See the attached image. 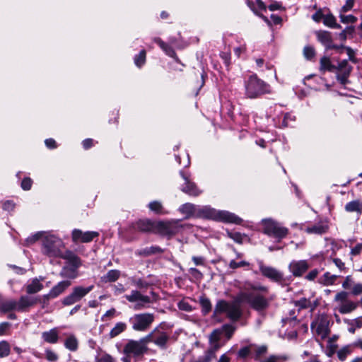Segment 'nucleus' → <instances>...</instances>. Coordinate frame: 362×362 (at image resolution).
Segmentation results:
<instances>
[{
    "label": "nucleus",
    "instance_id": "obj_1",
    "mask_svg": "<svg viewBox=\"0 0 362 362\" xmlns=\"http://www.w3.org/2000/svg\"><path fill=\"white\" fill-rule=\"evenodd\" d=\"M244 291L240 292V299L247 303L252 309L257 312H264L269 305L270 300L263 294L269 292L267 286L261 284H254L250 282L245 283Z\"/></svg>",
    "mask_w": 362,
    "mask_h": 362
},
{
    "label": "nucleus",
    "instance_id": "obj_2",
    "mask_svg": "<svg viewBox=\"0 0 362 362\" xmlns=\"http://www.w3.org/2000/svg\"><path fill=\"white\" fill-rule=\"evenodd\" d=\"M196 218L213 219L235 224H240L243 221L242 218L229 211H216L209 206L199 205H197Z\"/></svg>",
    "mask_w": 362,
    "mask_h": 362
},
{
    "label": "nucleus",
    "instance_id": "obj_3",
    "mask_svg": "<svg viewBox=\"0 0 362 362\" xmlns=\"http://www.w3.org/2000/svg\"><path fill=\"white\" fill-rule=\"evenodd\" d=\"M189 223H182L180 219H170L168 221H159L156 224V234L170 239L174 235L190 229Z\"/></svg>",
    "mask_w": 362,
    "mask_h": 362
},
{
    "label": "nucleus",
    "instance_id": "obj_4",
    "mask_svg": "<svg viewBox=\"0 0 362 362\" xmlns=\"http://www.w3.org/2000/svg\"><path fill=\"white\" fill-rule=\"evenodd\" d=\"M242 303H244V300L240 299V293L232 302L220 300L215 306L214 313L220 314L225 313L229 319L233 321H237L243 314L240 306Z\"/></svg>",
    "mask_w": 362,
    "mask_h": 362
},
{
    "label": "nucleus",
    "instance_id": "obj_5",
    "mask_svg": "<svg viewBox=\"0 0 362 362\" xmlns=\"http://www.w3.org/2000/svg\"><path fill=\"white\" fill-rule=\"evenodd\" d=\"M64 248V243L61 238L47 233L42 240V252L49 257H59Z\"/></svg>",
    "mask_w": 362,
    "mask_h": 362
},
{
    "label": "nucleus",
    "instance_id": "obj_6",
    "mask_svg": "<svg viewBox=\"0 0 362 362\" xmlns=\"http://www.w3.org/2000/svg\"><path fill=\"white\" fill-rule=\"evenodd\" d=\"M245 95L249 98H256L270 93L269 86L256 75L250 76L245 82Z\"/></svg>",
    "mask_w": 362,
    "mask_h": 362
},
{
    "label": "nucleus",
    "instance_id": "obj_7",
    "mask_svg": "<svg viewBox=\"0 0 362 362\" xmlns=\"http://www.w3.org/2000/svg\"><path fill=\"white\" fill-rule=\"evenodd\" d=\"M262 225L264 233L270 237L277 239L278 241L286 238L288 233L287 228L271 218L262 220Z\"/></svg>",
    "mask_w": 362,
    "mask_h": 362
},
{
    "label": "nucleus",
    "instance_id": "obj_8",
    "mask_svg": "<svg viewBox=\"0 0 362 362\" xmlns=\"http://www.w3.org/2000/svg\"><path fill=\"white\" fill-rule=\"evenodd\" d=\"M149 337H145L139 340H129L124 347V353L127 356L138 357L146 352Z\"/></svg>",
    "mask_w": 362,
    "mask_h": 362
},
{
    "label": "nucleus",
    "instance_id": "obj_9",
    "mask_svg": "<svg viewBox=\"0 0 362 362\" xmlns=\"http://www.w3.org/2000/svg\"><path fill=\"white\" fill-rule=\"evenodd\" d=\"M129 321L134 330L145 332L154 321V315L148 313L135 314L129 319Z\"/></svg>",
    "mask_w": 362,
    "mask_h": 362
},
{
    "label": "nucleus",
    "instance_id": "obj_10",
    "mask_svg": "<svg viewBox=\"0 0 362 362\" xmlns=\"http://www.w3.org/2000/svg\"><path fill=\"white\" fill-rule=\"evenodd\" d=\"M124 297L129 303H134V309L135 310L148 308L153 302L150 296L142 294L138 290H132L129 294L125 295Z\"/></svg>",
    "mask_w": 362,
    "mask_h": 362
},
{
    "label": "nucleus",
    "instance_id": "obj_11",
    "mask_svg": "<svg viewBox=\"0 0 362 362\" xmlns=\"http://www.w3.org/2000/svg\"><path fill=\"white\" fill-rule=\"evenodd\" d=\"M93 285L88 287H83L82 286H74L71 292L63 298L62 304L66 306H69L79 302L93 290Z\"/></svg>",
    "mask_w": 362,
    "mask_h": 362
},
{
    "label": "nucleus",
    "instance_id": "obj_12",
    "mask_svg": "<svg viewBox=\"0 0 362 362\" xmlns=\"http://www.w3.org/2000/svg\"><path fill=\"white\" fill-rule=\"evenodd\" d=\"M312 331L325 339L327 337L329 330V320L325 314L318 315L311 323Z\"/></svg>",
    "mask_w": 362,
    "mask_h": 362
},
{
    "label": "nucleus",
    "instance_id": "obj_13",
    "mask_svg": "<svg viewBox=\"0 0 362 362\" xmlns=\"http://www.w3.org/2000/svg\"><path fill=\"white\" fill-rule=\"evenodd\" d=\"M258 264L259 271L264 277L278 284H281L285 281L284 274L281 271L274 267L264 264L262 261L259 262Z\"/></svg>",
    "mask_w": 362,
    "mask_h": 362
},
{
    "label": "nucleus",
    "instance_id": "obj_14",
    "mask_svg": "<svg viewBox=\"0 0 362 362\" xmlns=\"http://www.w3.org/2000/svg\"><path fill=\"white\" fill-rule=\"evenodd\" d=\"M352 70V66L349 64L346 59H344L336 66L337 79L342 85L348 82V78Z\"/></svg>",
    "mask_w": 362,
    "mask_h": 362
},
{
    "label": "nucleus",
    "instance_id": "obj_15",
    "mask_svg": "<svg viewBox=\"0 0 362 362\" xmlns=\"http://www.w3.org/2000/svg\"><path fill=\"white\" fill-rule=\"evenodd\" d=\"M310 267L307 260H293L288 265L289 272L296 277L301 276Z\"/></svg>",
    "mask_w": 362,
    "mask_h": 362
},
{
    "label": "nucleus",
    "instance_id": "obj_16",
    "mask_svg": "<svg viewBox=\"0 0 362 362\" xmlns=\"http://www.w3.org/2000/svg\"><path fill=\"white\" fill-rule=\"evenodd\" d=\"M146 337H149L148 344L153 342L156 345L161 349H165L166 344L169 339L168 335L163 332L157 330H153Z\"/></svg>",
    "mask_w": 362,
    "mask_h": 362
},
{
    "label": "nucleus",
    "instance_id": "obj_17",
    "mask_svg": "<svg viewBox=\"0 0 362 362\" xmlns=\"http://www.w3.org/2000/svg\"><path fill=\"white\" fill-rule=\"evenodd\" d=\"M98 235L99 233L95 231L83 232L79 229H74L72 231V240L76 243H89Z\"/></svg>",
    "mask_w": 362,
    "mask_h": 362
},
{
    "label": "nucleus",
    "instance_id": "obj_18",
    "mask_svg": "<svg viewBox=\"0 0 362 362\" xmlns=\"http://www.w3.org/2000/svg\"><path fill=\"white\" fill-rule=\"evenodd\" d=\"M180 175L185 180V184L181 187V190L189 196L197 197L201 194V191L197 188L195 183L190 181L189 176L180 172Z\"/></svg>",
    "mask_w": 362,
    "mask_h": 362
},
{
    "label": "nucleus",
    "instance_id": "obj_19",
    "mask_svg": "<svg viewBox=\"0 0 362 362\" xmlns=\"http://www.w3.org/2000/svg\"><path fill=\"white\" fill-rule=\"evenodd\" d=\"M156 224L157 221H153L150 219H141L136 221L133 228L135 230L141 231V232H149V233H156Z\"/></svg>",
    "mask_w": 362,
    "mask_h": 362
},
{
    "label": "nucleus",
    "instance_id": "obj_20",
    "mask_svg": "<svg viewBox=\"0 0 362 362\" xmlns=\"http://www.w3.org/2000/svg\"><path fill=\"white\" fill-rule=\"evenodd\" d=\"M40 301V297H31L22 296L18 301V311L25 312L30 307H32Z\"/></svg>",
    "mask_w": 362,
    "mask_h": 362
},
{
    "label": "nucleus",
    "instance_id": "obj_21",
    "mask_svg": "<svg viewBox=\"0 0 362 362\" xmlns=\"http://www.w3.org/2000/svg\"><path fill=\"white\" fill-rule=\"evenodd\" d=\"M294 305L298 308V310L303 309H310V312L318 306L319 302L317 300H311L306 298H301L298 300L294 301Z\"/></svg>",
    "mask_w": 362,
    "mask_h": 362
},
{
    "label": "nucleus",
    "instance_id": "obj_22",
    "mask_svg": "<svg viewBox=\"0 0 362 362\" xmlns=\"http://www.w3.org/2000/svg\"><path fill=\"white\" fill-rule=\"evenodd\" d=\"M197 208V205L192 203H185L179 207L178 211L185 216V219H188L190 218H196Z\"/></svg>",
    "mask_w": 362,
    "mask_h": 362
},
{
    "label": "nucleus",
    "instance_id": "obj_23",
    "mask_svg": "<svg viewBox=\"0 0 362 362\" xmlns=\"http://www.w3.org/2000/svg\"><path fill=\"white\" fill-rule=\"evenodd\" d=\"M71 285V282L69 280L62 281L51 288L49 296L57 298L62 294Z\"/></svg>",
    "mask_w": 362,
    "mask_h": 362
},
{
    "label": "nucleus",
    "instance_id": "obj_24",
    "mask_svg": "<svg viewBox=\"0 0 362 362\" xmlns=\"http://www.w3.org/2000/svg\"><path fill=\"white\" fill-rule=\"evenodd\" d=\"M59 330L58 328L54 327L48 331L42 333V339L44 341L49 344H57L59 341Z\"/></svg>",
    "mask_w": 362,
    "mask_h": 362
},
{
    "label": "nucleus",
    "instance_id": "obj_25",
    "mask_svg": "<svg viewBox=\"0 0 362 362\" xmlns=\"http://www.w3.org/2000/svg\"><path fill=\"white\" fill-rule=\"evenodd\" d=\"M59 257L66 259L71 265V267L75 269H78L81 265V259L71 251L63 252Z\"/></svg>",
    "mask_w": 362,
    "mask_h": 362
},
{
    "label": "nucleus",
    "instance_id": "obj_26",
    "mask_svg": "<svg viewBox=\"0 0 362 362\" xmlns=\"http://www.w3.org/2000/svg\"><path fill=\"white\" fill-rule=\"evenodd\" d=\"M43 280L44 277L42 276L33 279L29 284L26 285V292L28 294H34L42 290L44 286L41 281Z\"/></svg>",
    "mask_w": 362,
    "mask_h": 362
},
{
    "label": "nucleus",
    "instance_id": "obj_27",
    "mask_svg": "<svg viewBox=\"0 0 362 362\" xmlns=\"http://www.w3.org/2000/svg\"><path fill=\"white\" fill-rule=\"evenodd\" d=\"M315 35L318 41L325 45L326 48H331L332 39L331 33L329 31L318 30L315 33Z\"/></svg>",
    "mask_w": 362,
    "mask_h": 362
},
{
    "label": "nucleus",
    "instance_id": "obj_28",
    "mask_svg": "<svg viewBox=\"0 0 362 362\" xmlns=\"http://www.w3.org/2000/svg\"><path fill=\"white\" fill-rule=\"evenodd\" d=\"M328 225L326 222H319L312 226L308 227L306 228V232L308 233H314V234H323L325 233L328 230Z\"/></svg>",
    "mask_w": 362,
    "mask_h": 362
},
{
    "label": "nucleus",
    "instance_id": "obj_29",
    "mask_svg": "<svg viewBox=\"0 0 362 362\" xmlns=\"http://www.w3.org/2000/svg\"><path fill=\"white\" fill-rule=\"evenodd\" d=\"M344 209L347 212H356L358 215H361L362 214V202L359 199L353 200L348 202Z\"/></svg>",
    "mask_w": 362,
    "mask_h": 362
},
{
    "label": "nucleus",
    "instance_id": "obj_30",
    "mask_svg": "<svg viewBox=\"0 0 362 362\" xmlns=\"http://www.w3.org/2000/svg\"><path fill=\"white\" fill-rule=\"evenodd\" d=\"M153 40L156 43H157L159 45V47L165 52V53L167 55L172 58H174L177 61L178 60L175 52L170 45L164 42L159 37H155Z\"/></svg>",
    "mask_w": 362,
    "mask_h": 362
},
{
    "label": "nucleus",
    "instance_id": "obj_31",
    "mask_svg": "<svg viewBox=\"0 0 362 362\" xmlns=\"http://www.w3.org/2000/svg\"><path fill=\"white\" fill-rule=\"evenodd\" d=\"M358 306V303L348 300L342 304H339L338 310L341 314H346L354 311Z\"/></svg>",
    "mask_w": 362,
    "mask_h": 362
},
{
    "label": "nucleus",
    "instance_id": "obj_32",
    "mask_svg": "<svg viewBox=\"0 0 362 362\" xmlns=\"http://www.w3.org/2000/svg\"><path fill=\"white\" fill-rule=\"evenodd\" d=\"M66 339L64 341V346L71 351H76L78 347V341L74 334H66Z\"/></svg>",
    "mask_w": 362,
    "mask_h": 362
},
{
    "label": "nucleus",
    "instance_id": "obj_33",
    "mask_svg": "<svg viewBox=\"0 0 362 362\" xmlns=\"http://www.w3.org/2000/svg\"><path fill=\"white\" fill-rule=\"evenodd\" d=\"M337 278V275L331 274L327 272L318 279V283L324 286L333 285L334 284Z\"/></svg>",
    "mask_w": 362,
    "mask_h": 362
},
{
    "label": "nucleus",
    "instance_id": "obj_34",
    "mask_svg": "<svg viewBox=\"0 0 362 362\" xmlns=\"http://www.w3.org/2000/svg\"><path fill=\"white\" fill-rule=\"evenodd\" d=\"M59 275L63 278L74 279L78 276L77 269L71 267H64Z\"/></svg>",
    "mask_w": 362,
    "mask_h": 362
},
{
    "label": "nucleus",
    "instance_id": "obj_35",
    "mask_svg": "<svg viewBox=\"0 0 362 362\" xmlns=\"http://www.w3.org/2000/svg\"><path fill=\"white\" fill-rule=\"evenodd\" d=\"M0 310L4 313L12 310L18 311V302L13 300L2 302L0 305Z\"/></svg>",
    "mask_w": 362,
    "mask_h": 362
},
{
    "label": "nucleus",
    "instance_id": "obj_36",
    "mask_svg": "<svg viewBox=\"0 0 362 362\" xmlns=\"http://www.w3.org/2000/svg\"><path fill=\"white\" fill-rule=\"evenodd\" d=\"M320 69L321 71H328L330 72H334L336 69V66L333 65L327 57H323L320 59Z\"/></svg>",
    "mask_w": 362,
    "mask_h": 362
},
{
    "label": "nucleus",
    "instance_id": "obj_37",
    "mask_svg": "<svg viewBox=\"0 0 362 362\" xmlns=\"http://www.w3.org/2000/svg\"><path fill=\"white\" fill-rule=\"evenodd\" d=\"M148 208L151 211L158 214H167L168 211L163 209V204L160 202L153 201L148 204Z\"/></svg>",
    "mask_w": 362,
    "mask_h": 362
},
{
    "label": "nucleus",
    "instance_id": "obj_38",
    "mask_svg": "<svg viewBox=\"0 0 362 362\" xmlns=\"http://www.w3.org/2000/svg\"><path fill=\"white\" fill-rule=\"evenodd\" d=\"M323 23L331 28L339 29L341 25L337 23L335 17L332 14H327L324 16Z\"/></svg>",
    "mask_w": 362,
    "mask_h": 362
},
{
    "label": "nucleus",
    "instance_id": "obj_39",
    "mask_svg": "<svg viewBox=\"0 0 362 362\" xmlns=\"http://www.w3.org/2000/svg\"><path fill=\"white\" fill-rule=\"evenodd\" d=\"M267 351V347L266 346H257L252 344V352L255 360H259L266 354Z\"/></svg>",
    "mask_w": 362,
    "mask_h": 362
},
{
    "label": "nucleus",
    "instance_id": "obj_40",
    "mask_svg": "<svg viewBox=\"0 0 362 362\" xmlns=\"http://www.w3.org/2000/svg\"><path fill=\"white\" fill-rule=\"evenodd\" d=\"M346 323L349 326L348 329L349 332L354 334L356 331V329L362 327V316L354 320H349L346 321Z\"/></svg>",
    "mask_w": 362,
    "mask_h": 362
},
{
    "label": "nucleus",
    "instance_id": "obj_41",
    "mask_svg": "<svg viewBox=\"0 0 362 362\" xmlns=\"http://www.w3.org/2000/svg\"><path fill=\"white\" fill-rule=\"evenodd\" d=\"M127 328V325L124 322H117L115 327L110 332V338H114L124 332Z\"/></svg>",
    "mask_w": 362,
    "mask_h": 362
},
{
    "label": "nucleus",
    "instance_id": "obj_42",
    "mask_svg": "<svg viewBox=\"0 0 362 362\" xmlns=\"http://www.w3.org/2000/svg\"><path fill=\"white\" fill-rule=\"evenodd\" d=\"M119 276L120 272L119 270L112 269L103 277V281L105 282H114L119 279Z\"/></svg>",
    "mask_w": 362,
    "mask_h": 362
},
{
    "label": "nucleus",
    "instance_id": "obj_43",
    "mask_svg": "<svg viewBox=\"0 0 362 362\" xmlns=\"http://www.w3.org/2000/svg\"><path fill=\"white\" fill-rule=\"evenodd\" d=\"M199 303L202 306V311L204 315H206L211 311V303L209 298L204 296L200 297Z\"/></svg>",
    "mask_w": 362,
    "mask_h": 362
},
{
    "label": "nucleus",
    "instance_id": "obj_44",
    "mask_svg": "<svg viewBox=\"0 0 362 362\" xmlns=\"http://www.w3.org/2000/svg\"><path fill=\"white\" fill-rule=\"evenodd\" d=\"M163 250L158 246H151L149 247L144 248L140 251V255L144 256H149L153 254L162 253Z\"/></svg>",
    "mask_w": 362,
    "mask_h": 362
},
{
    "label": "nucleus",
    "instance_id": "obj_45",
    "mask_svg": "<svg viewBox=\"0 0 362 362\" xmlns=\"http://www.w3.org/2000/svg\"><path fill=\"white\" fill-rule=\"evenodd\" d=\"M351 352H352V349H351V346H346L343 347L342 349H339L337 351V355L338 358L340 361H344L346 360L347 356L349 354H351Z\"/></svg>",
    "mask_w": 362,
    "mask_h": 362
},
{
    "label": "nucleus",
    "instance_id": "obj_46",
    "mask_svg": "<svg viewBox=\"0 0 362 362\" xmlns=\"http://www.w3.org/2000/svg\"><path fill=\"white\" fill-rule=\"evenodd\" d=\"M146 62V51L142 49L139 54L134 57V63L138 67H141Z\"/></svg>",
    "mask_w": 362,
    "mask_h": 362
},
{
    "label": "nucleus",
    "instance_id": "obj_47",
    "mask_svg": "<svg viewBox=\"0 0 362 362\" xmlns=\"http://www.w3.org/2000/svg\"><path fill=\"white\" fill-rule=\"evenodd\" d=\"M10 354V346L6 341L0 342V357H6Z\"/></svg>",
    "mask_w": 362,
    "mask_h": 362
},
{
    "label": "nucleus",
    "instance_id": "obj_48",
    "mask_svg": "<svg viewBox=\"0 0 362 362\" xmlns=\"http://www.w3.org/2000/svg\"><path fill=\"white\" fill-rule=\"evenodd\" d=\"M47 232H37L35 234L31 235L30 237L26 239V242L28 245L33 244L35 243L37 240L41 239L43 240L45 235L47 234Z\"/></svg>",
    "mask_w": 362,
    "mask_h": 362
},
{
    "label": "nucleus",
    "instance_id": "obj_49",
    "mask_svg": "<svg viewBox=\"0 0 362 362\" xmlns=\"http://www.w3.org/2000/svg\"><path fill=\"white\" fill-rule=\"evenodd\" d=\"M228 236L233 240L235 243L241 244L243 243V238L245 237L241 233L238 232L227 231Z\"/></svg>",
    "mask_w": 362,
    "mask_h": 362
},
{
    "label": "nucleus",
    "instance_id": "obj_50",
    "mask_svg": "<svg viewBox=\"0 0 362 362\" xmlns=\"http://www.w3.org/2000/svg\"><path fill=\"white\" fill-rule=\"evenodd\" d=\"M250 354H252V344L241 348L238 352V357L241 358H245Z\"/></svg>",
    "mask_w": 362,
    "mask_h": 362
},
{
    "label": "nucleus",
    "instance_id": "obj_51",
    "mask_svg": "<svg viewBox=\"0 0 362 362\" xmlns=\"http://www.w3.org/2000/svg\"><path fill=\"white\" fill-rule=\"evenodd\" d=\"M45 358L50 362H54L58 360V355L52 350L47 349L45 351Z\"/></svg>",
    "mask_w": 362,
    "mask_h": 362
},
{
    "label": "nucleus",
    "instance_id": "obj_52",
    "mask_svg": "<svg viewBox=\"0 0 362 362\" xmlns=\"http://www.w3.org/2000/svg\"><path fill=\"white\" fill-rule=\"evenodd\" d=\"M303 54L307 59L310 60L315 57V50L313 47L305 46L303 49Z\"/></svg>",
    "mask_w": 362,
    "mask_h": 362
},
{
    "label": "nucleus",
    "instance_id": "obj_53",
    "mask_svg": "<svg viewBox=\"0 0 362 362\" xmlns=\"http://www.w3.org/2000/svg\"><path fill=\"white\" fill-rule=\"evenodd\" d=\"M348 300V293L341 291L337 293L334 297V301L339 304H342Z\"/></svg>",
    "mask_w": 362,
    "mask_h": 362
},
{
    "label": "nucleus",
    "instance_id": "obj_54",
    "mask_svg": "<svg viewBox=\"0 0 362 362\" xmlns=\"http://www.w3.org/2000/svg\"><path fill=\"white\" fill-rule=\"evenodd\" d=\"M287 360L286 356H270L269 357L265 358L261 362H283Z\"/></svg>",
    "mask_w": 362,
    "mask_h": 362
},
{
    "label": "nucleus",
    "instance_id": "obj_55",
    "mask_svg": "<svg viewBox=\"0 0 362 362\" xmlns=\"http://www.w3.org/2000/svg\"><path fill=\"white\" fill-rule=\"evenodd\" d=\"M132 283L139 288H147L149 286L148 283L141 279H132Z\"/></svg>",
    "mask_w": 362,
    "mask_h": 362
},
{
    "label": "nucleus",
    "instance_id": "obj_56",
    "mask_svg": "<svg viewBox=\"0 0 362 362\" xmlns=\"http://www.w3.org/2000/svg\"><path fill=\"white\" fill-rule=\"evenodd\" d=\"M340 21L343 23H354L356 22L357 18L353 15H342L341 14Z\"/></svg>",
    "mask_w": 362,
    "mask_h": 362
},
{
    "label": "nucleus",
    "instance_id": "obj_57",
    "mask_svg": "<svg viewBox=\"0 0 362 362\" xmlns=\"http://www.w3.org/2000/svg\"><path fill=\"white\" fill-rule=\"evenodd\" d=\"M354 28L352 26L346 27L339 34V37L341 40H346L347 35H351L354 33Z\"/></svg>",
    "mask_w": 362,
    "mask_h": 362
},
{
    "label": "nucleus",
    "instance_id": "obj_58",
    "mask_svg": "<svg viewBox=\"0 0 362 362\" xmlns=\"http://www.w3.org/2000/svg\"><path fill=\"white\" fill-rule=\"evenodd\" d=\"M249 264H250L249 262H247L246 261H240L239 262H237L235 260H231L229 263V267L230 269H235L238 267L248 266Z\"/></svg>",
    "mask_w": 362,
    "mask_h": 362
},
{
    "label": "nucleus",
    "instance_id": "obj_59",
    "mask_svg": "<svg viewBox=\"0 0 362 362\" xmlns=\"http://www.w3.org/2000/svg\"><path fill=\"white\" fill-rule=\"evenodd\" d=\"M295 120V117L292 116L289 113H286L284 115V119L282 122V126L286 127L289 126L290 122H293Z\"/></svg>",
    "mask_w": 362,
    "mask_h": 362
},
{
    "label": "nucleus",
    "instance_id": "obj_60",
    "mask_svg": "<svg viewBox=\"0 0 362 362\" xmlns=\"http://www.w3.org/2000/svg\"><path fill=\"white\" fill-rule=\"evenodd\" d=\"M95 362H113V359L109 354H102L95 358Z\"/></svg>",
    "mask_w": 362,
    "mask_h": 362
},
{
    "label": "nucleus",
    "instance_id": "obj_61",
    "mask_svg": "<svg viewBox=\"0 0 362 362\" xmlns=\"http://www.w3.org/2000/svg\"><path fill=\"white\" fill-rule=\"evenodd\" d=\"M362 252V243H358L351 248L350 255L351 257L359 255Z\"/></svg>",
    "mask_w": 362,
    "mask_h": 362
},
{
    "label": "nucleus",
    "instance_id": "obj_62",
    "mask_svg": "<svg viewBox=\"0 0 362 362\" xmlns=\"http://www.w3.org/2000/svg\"><path fill=\"white\" fill-rule=\"evenodd\" d=\"M355 0H346L345 4L341 7V12L346 13L353 8Z\"/></svg>",
    "mask_w": 362,
    "mask_h": 362
},
{
    "label": "nucleus",
    "instance_id": "obj_63",
    "mask_svg": "<svg viewBox=\"0 0 362 362\" xmlns=\"http://www.w3.org/2000/svg\"><path fill=\"white\" fill-rule=\"evenodd\" d=\"M116 314V310L115 308H111L108 310L103 316H102V320L105 321L109 319L112 318Z\"/></svg>",
    "mask_w": 362,
    "mask_h": 362
},
{
    "label": "nucleus",
    "instance_id": "obj_64",
    "mask_svg": "<svg viewBox=\"0 0 362 362\" xmlns=\"http://www.w3.org/2000/svg\"><path fill=\"white\" fill-rule=\"evenodd\" d=\"M189 273L197 280H200L203 278V274L196 268H190Z\"/></svg>",
    "mask_w": 362,
    "mask_h": 362
}]
</instances>
